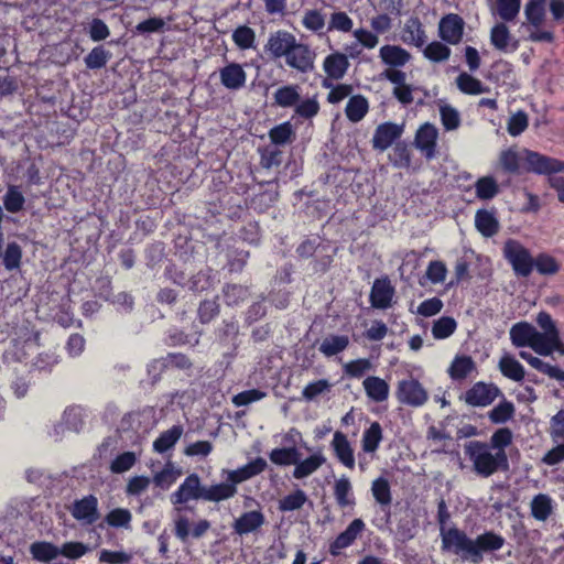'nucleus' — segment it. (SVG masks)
<instances>
[{
  "label": "nucleus",
  "mask_w": 564,
  "mask_h": 564,
  "mask_svg": "<svg viewBox=\"0 0 564 564\" xmlns=\"http://www.w3.org/2000/svg\"><path fill=\"white\" fill-rule=\"evenodd\" d=\"M503 544L505 539L492 531H487L476 539H470L457 528H451L447 531L442 530L443 550L449 551L473 564H480L484 560L482 553L498 551Z\"/></svg>",
  "instance_id": "obj_1"
},
{
  "label": "nucleus",
  "mask_w": 564,
  "mask_h": 564,
  "mask_svg": "<svg viewBox=\"0 0 564 564\" xmlns=\"http://www.w3.org/2000/svg\"><path fill=\"white\" fill-rule=\"evenodd\" d=\"M465 454L473 463L474 471L480 477L488 478L498 470L507 471L509 469L508 455L492 453L486 442H468L465 444Z\"/></svg>",
  "instance_id": "obj_2"
},
{
  "label": "nucleus",
  "mask_w": 564,
  "mask_h": 564,
  "mask_svg": "<svg viewBox=\"0 0 564 564\" xmlns=\"http://www.w3.org/2000/svg\"><path fill=\"white\" fill-rule=\"evenodd\" d=\"M542 333L528 322H519L510 328V339L513 346L530 347L540 356H550L551 348L542 341Z\"/></svg>",
  "instance_id": "obj_3"
},
{
  "label": "nucleus",
  "mask_w": 564,
  "mask_h": 564,
  "mask_svg": "<svg viewBox=\"0 0 564 564\" xmlns=\"http://www.w3.org/2000/svg\"><path fill=\"white\" fill-rule=\"evenodd\" d=\"M503 256L511 264L516 275L527 278L532 273L534 258L519 241L507 240L503 246Z\"/></svg>",
  "instance_id": "obj_4"
},
{
  "label": "nucleus",
  "mask_w": 564,
  "mask_h": 564,
  "mask_svg": "<svg viewBox=\"0 0 564 564\" xmlns=\"http://www.w3.org/2000/svg\"><path fill=\"white\" fill-rule=\"evenodd\" d=\"M395 397L401 404L420 408L429 400V393L422 383L414 379H403L398 382Z\"/></svg>",
  "instance_id": "obj_5"
},
{
  "label": "nucleus",
  "mask_w": 564,
  "mask_h": 564,
  "mask_svg": "<svg viewBox=\"0 0 564 564\" xmlns=\"http://www.w3.org/2000/svg\"><path fill=\"white\" fill-rule=\"evenodd\" d=\"M498 397L503 398V393L498 386L478 381L464 393L462 399L470 406L485 408L490 405Z\"/></svg>",
  "instance_id": "obj_6"
},
{
  "label": "nucleus",
  "mask_w": 564,
  "mask_h": 564,
  "mask_svg": "<svg viewBox=\"0 0 564 564\" xmlns=\"http://www.w3.org/2000/svg\"><path fill=\"white\" fill-rule=\"evenodd\" d=\"M204 486L197 474H189L177 490L170 496V500L174 506L185 505L191 500H203Z\"/></svg>",
  "instance_id": "obj_7"
},
{
  "label": "nucleus",
  "mask_w": 564,
  "mask_h": 564,
  "mask_svg": "<svg viewBox=\"0 0 564 564\" xmlns=\"http://www.w3.org/2000/svg\"><path fill=\"white\" fill-rule=\"evenodd\" d=\"M315 57V52L307 44L296 41L288 53L285 63L289 67L306 74L314 69Z\"/></svg>",
  "instance_id": "obj_8"
},
{
  "label": "nucleus",
  "mask_w": 564,
  "mask_h": 564,
  "mask_svg": "<svg viewBox=\"0 0 564 564\" xmlns=\"http://www.w3.org/2000/svg\"><path fill=\"white\" fill-rule=\"evenodd\" d=\"M525 159L529 171L540 175H547V178L551 176H557V173L564 172V161L562 160L533 151H527Z\"/></svg>",
  "instance_id": "obj_9"
},
{
  "label": "nucleus",
  "mask_w": 564,
  "mask_h": 564,
  "mask_svg": "<svg viewBox=\"0 0 564 564\" xmlns=\"http://www.w3.org/2000/svg\"><path fill=\"white\" fill-rule=\"evenodd\" d=\"M465 21L456 13L444 15L438 22V36L447 44H458L464 34Z\"/></svg>",
  "instance_id": "obj_10"
},
{
  "label": "nucleus",
  "mask_w": 564,
  "mask_h": 564,
  "mask_svg": "<svg viewBox=\"0 0 564 564\" xmlns=\"http://www.w3.org/2000/svg\"><path fill=\"white\" fill-rule=\"evenodd\" d=\"M536 323L543 329L542 336L544 337L542 341L551 348V355L554 351L564 355V344L552 316L546 312H540L536 316Z\"/></svg>",
  "instance_id": "obj_11"
},
{
  "label": "nucleus",
  "mask_w": 564,
  "mask_h": 564,
  "mask_svg": "<svg viewBox=\"0 0 564 564\" xmlns=\"http://www.w3.org/2000/svg\"><path fill=\"white\" fill-rule=\"evenodd\" d=\"M70 513L74 519L84 524L95 523L100 517L97 497L88 495L82 499L75 500L70 508Z\"/></svg>",
  "instance_id": "obj_12"
},
{
  "label": "nucleus",
  "mask_w": 564,
  "mask_h": 564,
  "mask_svg": "<svg viewBox=\"0 0 564 564\" xmlns=\"http://www.w3.org/2000/svg\"><path fill=\"white\" fill-rule=\"evenodd\" d=\"M394 293V288L387 276L376 279L369 296L371 306L378 310H386L390 307L392 305Z\"/></svg>",
  "instance_id": "obj_13"
},
{
  "label": "nucleus",
  "mask_w": 564,
  "mask_h": 564,
  "mask_svg": "<svg viewBox=\"0 0 564 564\" xmlns=\"http://www.w3.org/2000/svg\"><path fill=\"white\" fill-rule=\"evenodd\" d=\"M295 42L296 37L294 34L284 30H279L270 34L268 42L265 44V51L273 58H285L288 53H290V50L295 44Z\"/></svg>",
  "instance_id": "obj_14"
},
{
  "label": "nucleus",
  "mask_w": 564,
  "mask_h": 564,
  "mask_svg": "<svg viewBox=\"0 0 564 564\" xmlns=\"http://www.w3.org/2000/svg\"><path fill=\"white\" fill-rule=\"evenodd\" d=\"M403 133V126L384 122L379 124L372 137V147L376 150L384 151L390 148Z\"/></svg>",
  "instance_id": "obj_15"
},
{
  "label": "nucleus",
  "mask_w": 564,
  "mask_h": 564,
  "mask_svg": "<svg viewBox=\"0 0 564 564\" xmlns=\"http://www.w3.org/2000/svg\"><path fill=\"white\" fill-rule=\"evenodd\" d=\"M365 530V522L361 519L352 520L344 532L329 544V553L333 556L340 554L343 549L350 546Z\"/></svg>",
  "instance_id": "obj_16"
},
{
  "label": "nucleus",
  "mask_w": 564,
  "mask_h": 564,
  "mask_svg": "<svg viewBox=\"0 0 564 564\" xmlns=\"http://www.w3.org/2000/svg\"><path fill=\"white\" fill-rule=\"evenodd\" d=\"M437 135V129L431 123H424L415 133L414 145L429 160L435 156Z\"/></svg>",
  "instance_id": "obj_17"
},
{
  "label": "nucleus",
  "mask_w": 564,
  "mask_h": 564,
  "mask_svg": "<svg viewBox=\"0 0 564 564\" xmlns=\"http://www.w3.org/2000/svg\"><path fill=\"white\" fill-rule=\"evenodd\" d=\"M221 85L229 90H239L246 85L247 74L238 63H230L219 69Z\"/></svg>",
  "instance_id": "obj_18"
},
{
  "label": "nucleus",
  "mask_w": 564,
  "mask_h": 564,
  "mask_svg": "<svg viewBox=\"0 0 564 564\" xmlns=\"http://www.w3.org/2000/svg\"><path fill=\"white\" fill-rule=\"evenodd\" d=\"M330 446L335 453L337 459L347 468L352 469L355 467L354 449L347 438V436L336 431L334 433Z\"/></svg>",
  "instance_id": "obj_19"
},
{
  "label": "nucleus",
  "mask_w": 564,
  "mask_h": 564,
  "mask_svg": "<svg viewBox=\"0 0 564 564\" xmlns=\"http://www.w3.org/2000/svg\"><path fill=\"white\" fill-rule=\"evenodd\" d=\"M3 246V234L0 235V262L7 271L18 270L22 263L23 251L21 246L17 241H10L7 243L4 251Z\"/></svg>",
  "instance_id": "obj_20"
},
{
  "label": "nucleus",
  "mask_w": 564,
  "mask_h": 564,
  "mask_svg": "<svg viewBox=\"0 0 564 564\" xmlns=\"http://www.w3.org/2000/svg\"><path fill=\"white\" fill-rule=\"evenodd\" d=\"M264 523V516L259 510H252L242 513L232 524L234 531L239 535L254 532Z\"/></svg>",
  "instance_id": "obj_21"
},
{
  "label": "nucleus",
  "mask_w": 564,
  "mask_h": 564,
  "mask_svg": "<svg viewBox=\"0 0 564 564\" xmlns=\"http://www.w3.org/2000/svg\"><path fill=\"white\" fill-rule=\"evenodd\" d=\"M426 34L417 17H411L406 20L402 30V41L408 45L422 47L426 43Z\"/></svg>",
  "instance_id": "obj_22"
},
{
  "label": "nucleus",
  "mask_w": 564,
  "mask_h": 564,
  "mask_svg": "<svg viewBox=\"0 0 564 564\" xmlns=\"http://www.w3.org/2000/svg\"><path fill=\"white\" fill-rule=\"evenodd\" d=\"M490 43L499 51L507 52L509 48L516 51L518 41L513 40L508 26L505 23H497L490 31Z\"/></svg>",
  "instance_id": "obj_23"
},
{
  "label": "nucleus",
  "mask_w": 564,
  "mask_h": 564,
  "mask_svg": "<svg viewBox=\"0 0 564 564\" xmlns=\"http://www.w3.org/2000/svg\"><path fill=\"white\" fill-rule=\"evenodd\" d=\"M381 61L390 67H402L411 59V54L399 45H383L379 51Z\"/></svg>",
  "instance_id": "obj_24"
},
{
  "label": "nucleus",
  "mask_w": 564,
  "mask_h": 564,
  "mask_svg": "<svg viewBox=\"0 0 564 564\" xmlns=\"http://www.w3.org/2000/svg\"><path fill=\"white\" fill-rule=\"evenodd\" d=\"M326 463V457L322 452H317L305 459H301L293 469V477L295 479H304L313 475Z\"/></svg>",
  "instance_id": "obj_25"
},
{
  "label": "nucleus",
  "mask_w": 564,
  "mask_h": 564,
  "mask_svg": "<svg viewBox=\"0 0 564 564\" xmlns=\"http://www.w3.org/2000/svg\"><path fill=\"white\" fill-rule=\"evenodd\" d=\"M323 66L329 78L340 79L345 76L349 62L345 54L337 52L326 56Z\"/></svg>",
  "instance_id": "obj_26"
},
{
  "label": "nucleus",
  "mask_w": 564,
  "mask_h": 564,
  "mask_svg": "<svg viewBox=\"0 0 564 564\" xmlns=\"http://www.w3.org/2000/svg\"><path fill=\"white\" fill-rule=\"evenodd\" d=\"M475 226L484 237L488 238L495 236L500 228L495 213L487 209H479L476 212Z\"/></svg>",
  "instance_id": "obj_27"
},
{
  "label": "nucleus",
  "mask_w": 564,
  "mask_h": 564,
  "mask_svg": "<svg viewBox=\"0 0 564 564\" xmlns=\"http://www.w3.org/2000/svg\"><path fill=\"white\" fill-rule=\"evenodd\" d=\"M169 369L175 368L182 371H191L193 362L191 359L182 352H169L164 358L155 359L152 361L151 368Z\"/></svg>",
  "instance_id": "obj_28"
},
{
  "label": "nucleus",
  "mask_w": 564,
  "mask_h": 564,
  "mask_svg": "<svg viewBox=\"0 0 564 564\" xmlns=\"http://www.w3.org/2000/svg\"><path fill=\"white\" fill-rule=\"evenodd\" d=\"M366 394L375 402H383L389 397V384L376 376L367 377L362 382Z\"/></svg>",
  "instance_id": "obj_29"
},
{
  "label": "nucleus",
  "mask_w": 564,
  "mask_h": 564,
  "mask_svg": "<svg viewBox=\"0 0 564 564\" xmlns=\"http://www.w3.org/2000/svg\"><path fill=\"white\" fill-rule=\"evenodd\" d=\"M275 105L282 108L295 107L301 99V87L299 85H285L273 94Z\"/></svg>",
  "instance_id": "obj_30"
},
{
  "label": "nucleus",
  "mask_w": 564,
  "mask_h": 564,
  "mask_svg": "<svg viewBox=\"0 0 564 564\" xmlns=\"http://www.w3.org/2000/svg\"><path fill=\"white\" fill-rule=\"evenodd\" d=\"M237 494V487L227 481L204 486V501L219 502L232 498Z\"/></svg>",
  "instance_id": "obj_31"
},
{
  "label": "nucleus",
  "mask_w": 564,
  "mask_h": 564,
  "mask_svg": "<svg viewBox=\"0 0 564 564\" xmlns=\"http://www.w3.org/2000/svg\"><path fill=\"white\" fill-rule=\"evenodd\" d=\"M500 372L508 379L520 382L524 379L523 366L511 355H503L498 364Z\"/></svg>",
  "instance_id": "obj_32"
},
{
  "label": "nucleus",
  "mask_w": 564,
  "mask_h": 564,
  "mask_svg": "<svg viewBox=\"0 0 564 564\" xmlns=\"http://www.w3.org/2000/svg\"><path fill=\"white\" fill-rule=\"evenodd\" d=\"M183 434L181 425H173L167 431L162 432L159 437L153 442V449L156 453L163 454L174 447Z\"/></svg>",
  "instance_id": "obj_33"
},
{
  "label": "nucleus",
  "mask_w": 564,
  "mask_h": 564,
  "mask_svg": "<svg viewBox=\"0 0 564 564\" xmlns=\"http://www.w3.org/2000/svg\"><path fill=\"white\" fill-rule=\"evenodd\" d=\"M30 554L34 561L47 563L59 555V550L51 542L37 541L30 545Z\"/></svg>",
  "instance_id": "obj_34"
},
{
  "label": "nucleus",
  "mask_w": 564,
  "mask_h": 564,
  "mask_svg": "<svg viewBox=\"0 0 564 564\" xmlns=\"http://www.w3.org/2000/svg\"><path fill=\"white\" fill-rule=\"evenodd\" d=\"M368 109V100L362 95H354L346 105L345 113L351 122H358L367 115Z\"/></svg>",
  "instance_id": "obj_35"
},
{
  "label": "nucleus",
  "mask_w": 564,
  "mask_h": 564,
  "mask_svg": "<svg viewBox=\"0 0 564 564\" xmlns=\"http://www.w3.org/2000/svg\"><path fill=\"white\" fill-rule=\"evenodd\" d=\"M3 207L11 214L21 212L25 204V197L18 185H9L2 196Z\"/></svg>",
  "instance_id": "obj_36"
},
{
  "label": "nucleus",
  "mask_w": 564,
  "mask_h": 564,
  "mask_svg": "<svg viewBox=\"0 0 564 564\" xmlns=\"http://www.w3.org/2000/svg\"><path fill=\"white\" fill-rule=\"evenodd\" d=\"M223 295L226 305L238 306L249 297L250 291L241 284L227 283L223 288Z\"/></svg>",
  "instance_id": "obj_37"
},
{
  "label": "nucleus",
  "mask_w": 564,
  "mask_h": 564,
  "mask_svg": "<svg viewBox=\"0 0 564 564\" xmlns=\"http://www.w3.org/2000/svg\"><path fill=\"white\" fill-rule=\"evenodd\" d=\"M349 345V338L346 335H330L327 336L319 345V351L326 356L332 357L344 351Z\"/></svg>",
  "instance_id": "obj_38"
},
{
  "label": "nucleus",
  "mask_w": 564,
  "mask_h": 564,
  "mask_svg": "<svg viewBox=\"0 0 564 564\" xmlns=\"http://www.w3.org/2000/svg\"><path fill=\"white\" fill-rule=\"evenodd\" d=\"M475 369V362L469 356H457L452 361L448 373L453 380H464Z\"/></svg>",
  "instance_id": "obj_39"
},
{
  "label": "nucleus",
  "mask_w": 564,
  "mask_h": 564,
  "mask_svg": "<svg viewBox=\"0 0 564 564\" xmlns=\"http://www.w3.org/2000/svg\"><path fill=\"white\" fill-rule=\"evenodd\" d=\"M382 441V429L378 422H372L370 426L365 430L361 440L362 451L365 453H375L380 442Z\"/></svg>",
  "instance_id": "obj_40"
},
{
  "label": "nucleus",
  "mask_w": 564,
  "mask_h": 564,
  "mask_svg": "<svg viewBox=\"0 0 564 564\" xmlns=\"http://www.w3.org/2000/svg\"><path fill=\"white\" fill-rule=\"evenodd\" d=\"M334 496L337 505L340 508L355 505V500L351 494V484L347 477L343 476L335 481Z\"/></svg>",
  "instance_id": "obj_41"
},
{
  "label": "nucleus",
  "mask_w": 564,
  "mask_h": 564,
  "mask_svg": "<svg viewBox=\"0 0 564 564\" xmlns=\"http://www.w3.org/2000/svg\"><path fill=\"white\" fill-rule=\"evenodd\" d=\"M456 85L458 89L466 95H479L488 93L489 90L479 79L467 73H462L457 76Z\"/></svg>",
  "instance_id": "obj_42"
},
{
  "label": "nucleus",
  "mask_w": 564,
  "mask_h": 564,
  "mask_svg": "<svg viewBox=\"0 0 564 564\" xmlns=\"http://www.w3.org/2000/svg\"><path fill=\"white\" fill-rule=\"evenodd\" d=\"M516 413L514 404L505 398L489 413L488 417L494 424H505L510 421Z\"/></svg>",
  "instance_id": "obj_43"
},
{
  "label": "nucleus",
  "mask_w": 564,
  "mask_h": 564,
  "mask_svg": "<svg viewBox=\"0 0 564 564\" xmlns=\"http://www.w3.org/2000/svg\"><path fill=\"white\" fill-rule=\"evenodd\" d=\"M476 197L490 200L499 194V185L492 176L479 177L475 183Z\"/></svg>",
  "instance_id": "obj_44"
},
{
  "label": "nucleus",
  "mask_w": 564,
  "mask_h": 564,
  "mask_svg": "<svg viewBox=\"0 0 564 564\" xmlns=\"http://www.w3.org/2000/svg\"><path fill=\"white\" fill-rule=\"evenodd\" d=\"M181 474V469L176 468L172 462H167L163 469L154 475L153 482L161 489H169Z\"/></svg>",
  "instance_id": "obj_45"
},
{
  "label": "nucleus",
  "mask_w": 564,
  "mask_h": 564,
  "mask_svg": "<svg viewBox=\"0 0 564 564\" xmlns=\"http://www.w3.org/2000/svg\"><path fill=\"white\" fill-rule=\"evenodd\" d=\"M552 513V499L544 494L536 495L531 501V514L535 520L545 521Z\"/></svg>",
  "instance_id": "obj_46"
},
{
  "label": "nucleus",
  "mask_w": 564,
  "mask_h": 564,
  "mask_svg": "<svg viewBox=\"0 0 564 564\" xmlns=\"http://www.w3.org/2000/svg\"><path fill=\"white\" fill-rule=\"evenodd\" d=\"M295 137V132L291 122L285 121L278 126H274L269 131V138L271 142L275 145H285L291 143Z\"/></svg>",
  "instance_id": "obj_47"
},
{
  "label": "nucleus",
  "mask_w": 564,
  "mask_h": 564,
  "mask_svg": "<svg viewBox=\"0 0 564 564\" xmlns=\"http://www.w3.org/2000/svg\"><path fill=\"white\" fill-rule=\"evenodd\" d=\"M513 434L509 427H500L490 437L487 443L497 454H507L506 448L512 444Z\"/></svg>",
  "instance_id": "obj_48"
},
{
  "label": "nucleus",
  "mask_w": 564,
  "mask_h": 564,
  "mask_svg": "<svg viewBox=\"0 0 564 564\" xmlns=\"http://www.w3.org/2000/svg\"><path fill=\"white\" fill-rule=\"evenodd\" d=\"M307 501V496L304 490L296 489L286 495L279 501V510L282 512H290L301 509Z\"/></svg>",
  "instance_id": "obj_49"
},
{
  "label": "nucleus",
  "mask_w": 564,
  "mask_h": 564,
  "mask_svg": "<svg viewBox=\"0 0 564 564\" xmlns=\"http://www.w3.org/2000/svg\"><path fill=\"white\" fill-rule=\"evenodd\" d=\"M111 58V53L99 45L94 47L84 58L85 65L89 69H100L106 66Z\"/></svg>",
  "instance_id": "obj_50"
},
{
  "label": "nucleus",
  "mask_w": 564,
  "mask_h": 564,
  "mask_svg": "<svg viewBox=\"0 0 564 564\" xmlns=\"http://www.w3.org/2000/svg\"><path fill=\"white\" fill-rule=\"evenodd\" d=\"M371 492L375 498V500L381 505L390 506L392 497H391V489L390 484L387 478L379 477L372 481L371 485Z\"/></svg>",
  "instance_id": "obj_51"
},
{
  "label": "nucleus",
  "mask_w": 564,
  "mask_h": 564,
  "mask_svg": "<svg viewBox=\"0 0 564 564\" xmlns=\"http://www.w3.org/2000/svg\"><path fill=\"white\" fill-rule=\"evenodd\" d=\"M423 55L431 62H445L451 56V48L442 42L433 41L423 50Z\"/></svg>",
  "instance_id": "obj_52"
},
{
  "label": "nucleus",
  "mask_w": 564,
  "mask_h": 564,
  "mask_svg": "<svg viewBox=\"0 0 564 564\" xmlns=\"http://www.w3.org/2000/svg\"><path fill=\"white\" fill-rule=\"evenodd\" d=\"M534 267L540 274L542 275H554L560 271V263L547 253H539L533 259Z\"/></svg>",
  "instance_id": "obj_53"
},
{
  "label": "nucleus",
  "mask_w": 564,
  "mask_h": 564,
  "mask_svg": "<svg viewBox=\"0 0 564 564\" xmlns=\"http://www.w3.org/2000/svg\"><path fill=\"white\" fill-rule=\"evenodd\" d=\"M457 327V323L453 317L442 316L434 321L432 326V334L435 339L448 338Z\"/></svg>",
  "instance_id": "obj_54"
},
{
  "label": "nucleus",
  "mask_w": 564,
  "mask_h": 564,
  "mask_svg": "<svg viewBox=\"0 0 564 564\" xmlns=\"http://www.w3.org/2000/svg\"><path fill=\"white\" fill-rule=\"evenodd\" d=\"M524 13L528 22L534 28H539L545 17L544 0L529 1L525 4Z\"/></svg>",
  "instance_id": "obj_55"
},
{
  "label": "nucleus",
  "mask_w": 564,
  "mask_h": 564,
  "mask_svg": "<svg viewBox=\"0 0 564 564\" xmlns=\"http://www.w3.org/2000/svg\"><path fill=\"white\" fill-rule=\"evenodd\" d=\"M303 26L314 33H322L325 28V15L317 9L306 10L302 18Z\"/></svg>",
  "instance_id": "obj_56"
},
{
  "label": "nucleus",
  "mask_w": 564,
  "mask_h": 564,
  "mask_svg": "<svg viewBox=\"0 0 564 564\" xmlns=\"http://www.w3.org/2000/svg\"><path fill=\"white\" fill-rule=\"evenodd\" d=\"M78 433L84 426L83 411L79 408H69L63 414V423L59 425ZM58 426L55 427L57 432Z\"/></svg>",
  "instance_id": "obj_57"
},
{
  "label": "nucleus",
  "mask_w": 564,
  "mask_h": 564,
  "mask_svg": "<svg viewBox=\"0 0 564 564\" xmlns=\"http://www.w3.org/2000/svg\"><path fill=\"white\" fill-rule=\"evenodd\" d=\"M521 8V0H497V13L505 22L513 21Z\"/></svg>",
  "instance_id": "obj_58"
},
{
  "label": "nucleus",
  "mask_w": 564,
  "mask_h": 564,
  "mask_svg": "<svg viewBox=\"0 0 564 564\" xmlns=\"http://www.w3.org/2000/svg\"><path fill=\"white\" fill-rule=\"evenodd\" d=\"M520 156L517 151L507 149L500 152L499 165L509 174H518L520 171Z\"/></svg>",
  "instance_id": "obj_59"
},
{
  "label": "nucleus",
  "mask_w": 564,
  "mask_h": 564,
  "mask_svg": "<svg viewBox=\"0 0 564 564\" xmlns=\"http://www.w3.org/2000/svg\"><path fill=\"white\" fill-rule=\"evenodd\" d=\"M219 312H220V305H219L217 299L204 300L199 303V306L197 310V316L202 324H208L216 316H218Z\"/></svg>",
  "instance_id": "obj_60"
},
{
  "label": "nucleus",
  "mask_w": 564,
  "mask_h": 564,
  "mask_svg": "<svg viewBox=\"0 0 564 564\" xmlns=\"http://www.w3.org/2000/svg\"><path fill=\"white\" fill-rule=\"evenodd\" d=\"M58 550L59 555H63L69 560H78L91 551L89 545L77 541L65 542L61 547H58Z\"/></svg>",
  "instance_id": "obj_61"
},
{
  "label": "nucleus",
  "mask_w": 564,
  "mask_h": 564,
  "mask_svg": "<svg viewBox=\"0 0 564 564\" xmlns=\"http://www.w3.org/2000/svg\"><path fill=\"white\" fill-rule=\"evenodd\" d=\"M389 158L395 167L408 169L411 165V152L404 142L395 143Z\"/></svg>",
  "instance_id": "obj_62"
},
{
  "label": "nucleus",
  "mask_w": 564,
  "mask_h": 564,
  "mask_svg": "<svg viewBox=\"0 0 564 564\" xmlns=\"http://www.w3.org/2000/svg\"><path fill=\"white\" fill-rule=\"evenodd\" d=\"M254 31L247 25L238 26L232 33V41L241 50L251 48L254 44Z\"/></svg>",
  "instance_id": "obj_63"
},
{
  "label": "nucleus",
  "mask_w": 564,
  "mask_h": 564,
  "mask_svg": "<svg viewBox=\"0 0 564 564\" xmlns=\"http://www.w3.org/2000/svg\"><path fill=\"white\" fill-rule=\"evenodd\" d=\"M352 26L354 22L346 12L336 11L330 14L327 30L348 33L352 30Z\"/></svg>",
  "instance_id": "obj_64"
}]
</instances>
